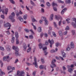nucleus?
<instances>
[{"instance_id":"cd10ccee","label":"nucleus","mask_w":76,"mask_h":76,"mask_svg":"<svg viewBox=\"0 0 76 76\" xmlns=\"http://www.w3.org/2000/svg\"><path fill=\"white\" fill-rule=\"evenodd\" d=\"M23 74H24V72L21 71L20 72V74H19V76H22V75Z\"/></svg>"},{"instance_id":"052dcab7","label":"nucleus","mask_w":76,"mask_h":76,"mask_svg":"<svg viewBox=\"0 0 76 76\" xmlns=\"http://www.w3.org/2000/svg\"><path fill=\"white\" fill-rule=\"evenodd\" d=\"M45 45H48V41H46L45 42Z\"/></svg>"},{"instance_id":"58836bf2","label":"nucleus","mask_w":76,"mask_h":76,"mask_svg":"<svg viewBox=\"0 0 76 76\" xmlns=\"http://www.w3.org/2000/svg\"><path fill=\"white\" fill-rule=\"evenodd\" d=\"M25 31L26 32H29V30L27 28H25L24 29Z\"/></svg>"},{"instance_id":"680f3d73","label":"nucleus","mask_w":76,"mask_h":76,"mask_svg":"<svg viewBox=\"0 0 76 76\" xmlns=\"http://www.w3.org/2000/svg\"><path fill=\"white\" fill-rule=\"evenodd\" d=\"M31 4H32V5H34L35 4L34 2H33V1H31Z\"/></svg>"},{"instance_id":"c85d7f7f","label":"nucleus","mask_w":76,"mask_h":76,"mask_svg":"<svg viewBox=\"0 0 76 76\" xmlns=\"http://www.w3.org/2000/svg\"><path fill=\"white\" fill-rule=\"evenodd\" d=\"M68 71L69 72H70L71 73H72V72H73V69L72 68L69 69H68Z\"/></svg>"},{"instance_id":"c03bdc74","label":"nucleus","mask_w":76,"mask_h":76,"mask_svg":"<svg viewBox=\"0 0 76 76\" xmlns=\"http://www.w3.org/2000/svg\"><path fill=\"white\" fill-rule=\"evenodd\" d=\"M58 1L59 3H62V4L64 3V2L62 1L61 0H58Z\"/></svg>"},{"instance_id":"69168bd1","label":"nucleus","mask_w":76,"mask_h":76,"mask_svg":"<svg viewBox=\"0 0 76 76\" xmlns=\"http://www.w3.org/2000/svg\"><path fill=\"white\" fill-rule=\"evenodd\" d=\"M43 35H44V34L43 33H41V34H40L41 38H42V37H43Z\"/></svg>"},{"instance_id":"e2e57ef3","label":"nucleus","mask_w":76,"mask_h":76,"mask_svg":"<svg viewBox=\"0 0 76 76\" xmlns=\"http://www.w3.org/2000/svg\"><path fill=\"white\" fill-rule=\"evenodd\" d=\"M72 32L73 35H75V30H72Z\"/></svg>"},{"instance_id":"a19ab883","label":"nucleus","mask_w":76,"mask_h":76,"mask_svg":"<svg viewBox=\"0 0 76 76\" xmlns=\"http://www.w3.org/2000/svg\"><path fill=\"white\" fill-rule=\"evenodd\" d=\"M29 37L30 39H33V38H34V37H33V36L32 35H30Z\"/></svg>"},{"instance_id":"9b49d317","label":"nucleus","mask_w":76,"mask_h":76,"mask_svg":"<svg viewBox=\"0 0 76 76\" xmlns=\"http://www.w3.org/2000/svg\"><path fill=\"white\" fill-rule=\"evenodd\" d=\"M47 47H46L45 48H43L42 49L43 50H44V53L45 54V56H47V54H48V53L47 52V51L46 50H47Z\"/></svg>"},{"instance_id":"c9c22d12","label":"nucleus","mask_w":76,"mask_h":76,"mask_svg":"<svg viewBox=\"0 0 76 76\" xmlns=\"http://www.w3.org/2000/svg\"><path fill=\"white\" fill-rule=\"evenodd\" d=\"M27 15H24L23 16L24 19H25H25H27Z\"/></svg>"},{"instance_id":"f03ea898","label":"nucleus","mask_w":76,"mask_h":76,"mask_svg":"<svg viewBox=\"0 0 76 76\" xmlns=\"http://www.w3.org/2000/svg\"><path fill=\"white\" fill-rule=\"evenodd\" d=\"M55 17L58 20H60L58 22V25L60 26L61 25V20H62V18L59 15H58V16L57 15L55 16Z\"/></svg>"},{"instance_id":"473e14b6","label":"nucleus","mask_w":76,"mask_h":76,"mask_svg":"<svg viewBox=\"0 0 76 76\" xmlns=\"http://www.w3.org/2000/svg\"><path fill=\"white\" fill-rule=\"evenodd\" d=\"M26 45H25V44H24V45L23 46V48L25 49L24 50H26V49L27 48Z\"/></svg>"},{"instance_id":"8fccbe9b","label":"nucleus","mask_w":76,"mask_h":76,"mask_svg":"<svg viewBox=\"0 0 76 76\" xmlns=\"http://www.w3.org/2000/svg\"><path fill=\"white\" fill-rule=\"evenodd\" d=\"M69 30V27L68 26H67L65 29L66 31H68V30Z\"/></svg>"},{"instance_id":"e433bc0d","label":"nucleus","mask_w":76,"mask_h":76,"mask_svg":"<svg viewBox=\"0 0 76 76\" xmlns=\"http://www.w3.org/2000/svg\"><path fill=\"white\" fill-rule=\"evenodd\" d=\"M11 68H12V66H8L7 68V69L8 70H10L11 69Z\"/></svg>"},{"instance_id":"ea45409f","label":"nucleus","mask_w":76,"mask_h":76,"mask_svg":"<svg viewBox=\"0 0 76 76\" xmlns=\"http://www.w3.org/2000/svg\"><path fill=\"white\" fill-rule=\"evenodd\" d=\"M36 71H34L33 72L32 75L34 76H35V75H36Z\"/></svg>"},{"instance_id":"4468645a","label":"nucleus","mask_w":76,"mask_h":76,"mask_svg":"<svg viewBox=\"0 0 76 76\" xmlns=\"http://www.w3.org/2000/svg\"><path fill=\"white\" fill-rule=\"evenodd\" d=\"M70 47L71 48H75V45H74L73 42H71Z\"/></svg>"},{"instance_id":"9d476101","label":"nucleus","mask_w":76,"mask_h":76,"mask_svg":"<svg viewBox=\"0 0 76 76\" xmlns=\"http://www.w3.org/2000/svg\"><path fill=\"white\" fill-rule=\"evenodd\" d=\"M2 12L3 13V14H6V15H7V12H8V9L6 8L5 9V12L4 11V10H2Z\"/></svg>"},{"instance_id":"aec40b11","label":"nucleus","mask_w":76,"mask_h":76,"mask_svg":"<svg viewBox=\"0 0 76 76\" xmlns=\"http://www.w3.org/2000/svg\"><path fill=\"white\" fill-rule=\"evenodd\" d=\"M54 16V15L53 14H51L50 16V20H53V17Z\"/></svg>"},{"instance_id":"864d4df0","label":"nucleus","mask_w":76,"mask_h":76,"mask_svg":"<svg viewBox=\"0 0 76 76\" xmlns=\"http://www.w3.org/2000/svg\"><path fill=\"white\" fill-rule=\"evenodd\" d=\"M1 18H2V19H4V16L3 15H1Z\"/></svg>"},{"instance_id":"ddd939ff","label":"nucleus","mask_w":76,"mask_h":76,"mask_svg":"<svg viewBox=\"0 0 76 76\" xmlns=\"http://www.w3.org/2000/svg\"><path fill=\"white\" fill-rule=\"evenodd\" d=\"M4 26L5 28H6V27H10V26H11V25L9 23H7L5 24Z\"/></svg>"},{"instance_id":"6e6552de","label":"nucleus","mask_w":76,"mask_h":76,"mask_svg":"<svg viewBox=\"0 0 76 76\" xmlns=\"http://www.w3.org/2000/svg\"><path fill=\"white\" fill-rule=\"evenodd\" d=\"M48 42L50 44V47L51 48H52V45H53V44H54V40L53 39H52L51 40H50V39H49L48 40Z\"/></svg>"},{"instance_id":"f3484780","label":"nucleus","mask_w":76,"mask_h":76,"mask_svg":"<svg viewBox=\"0 0 76 76\" xmlns=\"http://www.w3.org/2000/svg\"><path fill=\"white\" fill-rule=\"evenodd\" d=\"M49 30L48 32V34L49 35H51V30L52 29V28H51V27L50 26L49 27Z\"/></svg>"},{"instance_id":"de8ad7c7","label":"nucleus","mask_w":76,"mask_h":76,"mask_svg":"<svg viewBox=\"0 0 76 76\" xmlns=\"http://www.w3.org/2000/svg\"><path fill=\"white\" fill-rule=\"evenodd\" d=\"M59 43L58 42H57L56 44V45L57 47H58V45H59Z\"/></svg>"},{"instance_id":"2eb2a0df","label":"nucleus","mask_w":76,"mask_h":76,"mask_svg":"<svg viewBox=\"0 0 76 76\" xmlns=\"http://www.w3.org/2000/svg\"><path fill=\"white\" fill-rule=\"evenodd\" d=\"M66 10H67V8H64L63 10H62V11L61 12V14L62 15H63L65 12L66 11Z\"/></svg>"},{"instance_id":"7ed1b4c3","label":"nucleus","mask_w":76,"mask_h":76,"mask_svg":"<svg viewBox=\"0 0 76 76\" xmlns=\"http://www.w3.org/2000/svg\"><path fill=\"white\" fill-rule=\"evenodd\" d=\"M11 15H11H10L9 16V18L10 19H11L12 22H15V20L14 19H13V16H15V14L14 12H13L11 14Z\"/></svg>"},{"instance_id":"a211bd4d","label":"nucleus","mask_w":76,"mask_h":76,"mask_svg":"<svg viewBox=\"0 0 76 76\" xmlns=\"http://www.w3.org/2000/svg\"><path fill=\"white\" fill-rule=\"evenodd\" d=\"M62 57L63 58H65L66 57V53L63 52H61Z\"/></svg>"},{"instance_id":"49530a36","label":"nucleus","mask_w":76,"mask_h":76,"mask_svg":"<svg viewBox=\"0 0 76 76\" xmlns=\"http://www.w3.org/2000/svg\"><path fill=\"white\" fill-rule=\"evenodd\" d=\"M0 63L1 64V67H3V63L2 62V61H0Z\"/></svg>"},{"instance_id":"dca6fc26","label":"nucleus","mask_w":76,"mask_h":76,"mask_svg":"<svg viewBox=\"0 0 76 76\" xmlns=\"http://www.w3.org/2000/svg\"><path fill=\"white\" fill-rule=\"evenodd\" d=\"M46 67V66H44L42 65H41L39 66V68L40 69H43L44 68V69L45 70H46V68L45 67Z\"/></svg>"},{"instance_id":"5fc2aeb1","label":"nucleus","mask_w":76,"mask_h":76,"mask_svg":"<svg viewBox=\"0 0 76 76\" xmlns=\"http://www.w3.org/2000/svg\"><path fill=\"white\" fill-rule=\"evenodd\" d=\"M41 61L42 63L43 64L44 63V59H41Z\"/></svg>"},{"instance_id":"0e129e2a","label":"nucleus","mask_w":76,"mask_h":76,"mask_svg":"<svg viewBox=\"0 0 76 76\" xmlns=\"http://www.w3.org/2000/svg\"><path fill=\"white\" fill-rule=\"evenodd\" d=\"M21 31V28L20 27H19L18 29V32H20Z\"/></svg>"},{"instance_id":"3c124183","label":"nucleus","mask_w":76,"mask_h":76,"mask_svg":"<svg viewBox=\"0 0 76 76\" xmlns=\"http://www.w3.org/2000/svg\"><path fill=\"white\" fill-rule=\"evenodd\" d=\"M70 50V48L69 46L67 47L66 50H67V51H69V50Z\"/></svg>"},{"instance_id":"4c0bfd02","label":"nucleus","mask_w":76,"mask_h":76,"mask_svg":"<svg viewBox=\"0 0 76 76\" xmlns=\"http://www.w3.org/2000/svg\"><path fill=\"white\" fill-rule=\"evenodd\" d=\"M53 24L55 26V28H57V24H56V23L54 22Z\"/></svg>"},{"instance_id":"6ab92c4d","label":"nucleus","mask_w":76,"mask_h":76,"mask_svg":"<svg viewBox=\"0 0 76 76\" xmlns=\"http://www.w3.org/2000/svg\"><path fill=\"white\" fill-rule=\"evenodd\" d=\"M0 72L1 73L0 74V76H2L3 75H5V73L1 71V69H0Z\"/></svg>"},{"instance_id":"4d7b16f0","label":"nucleus","mask_w":76,"mask_h":76,"mask_svg":"<svg viewBox=\"0 0 76 76\" xmlns=\"http://www.w3.org/2000/svg\"><path fill=\"white\" fill-rule=\"evenodd\" d=\"M67 34V31H65L64 32V35H66Z\"/></svg>"},{"instance_id":"72a5a7b5","label":"nucleus","mask_w":76,"mask_h":76,"mask_svg":"<svg viewBox=\"0 0 76 76\" xmlns=\"http://www.w3.org/2000/svg\"><path fill=\"white\" fill-rule=\"evenodd\" d=\"M3 61H7V59H6V57L4 56L3 58Z\"/></svg>"},{"instance_id":"4be33fe9","label":"nucleus","mask_w":76,"mask_h":76,"mask_svg":"<svg viewBox=\"0 0 76 76\" xmlns=\"http://www.w3.org/2000/svg\"><path fill=\"white\" fill-rule=\"evenodd\" d=\"M7 50L8 51H10V46H8L7 47Z\"/></svg>"},{"instance_id":"423d86ee","label":"nucleus","mask_w":76,"mask_h":76,"mask_svg":"<svg viewBox=\"0 0 76 76\" xmlns=\"http://www.w3.org/2000/svg\"><path fill=\"white\" fill-rule=\"evenodd\" d=\"M42 19L43 20H44L45 21V25H46V26H47V25H48V21L47 20V18H46L45 17H41Z\"/></svg>"},{"instance_id":"f704fd0d","label":"nucleus","mask_w":76,"mask_h":76,"mask_svg":"<svg viewBox=\"0 0 76 76\" xmlns=\"http://www.w3.org/2000/svg\"><path fill=\"white\" fill-rule=\"evenodd\" d=\"M31 48H29L27 50V52L29 53L31 51Z\"/></svg>"},{"instance_id":"5701e85b","label":"nucleus","mask_w":76,"mask_h":76,"mask_svg":"<svg viewBox=\"0 0 76 76\" xmlns=\"http://www.w3.org/2000/svg\"><path fill=\"white\" fill-rule=\"evenodd\" d=\"M66 3V4H70V3H71V1H70V0H66L65 1Z\"/></svg>"},{"instance_id":"f8f14e48","label":"nucleus","mask_w":76,"mask_h":76,"mask_svg":"<svg viewBox=\"0 0 76 76\" xmlns=\"http://www.w3.org/2000/svg\"><path fill=\"white\" fill-rule=\"evenodd\" d=\"M15 13L17 16H18L19 15V14H20V15H22V14H23V13L20 10V11L19 13L18 12V11H16Z\"/></svg>"},{"instance_id":"0eeeda50","label":"nucleus","mask_w":76,"mask_h":76,"mask_svg":"<svg viewBox=\"0 0 76 76\" xmlns=\"http://www.w3.org/2000/svg\"><path fill=\"white\" fill-rule=\"evenodd\" d=\"M34 62L33 63V64H34L36 67H38V64L37 63V58L35 57H34Z\"/></svg>"},{"instance_id":"2f4dec72","label":"nucleus","mask_w":76,"mask_h":76,"mask_svg":"<svg viewBox=\"0 0 76 76\" xmlns=\"http://www.w3.org/2000/svg\"><path fill=\"white\" fill-rule=\"evenodd\" d=\"M52 33L53 36H54V37H56V33H55V32H52Z\"/></svg>"},{"instance_id":"79ce46f5","label":"nucleus","mask_w":76,"mask_h":76,"mask_svg":"<svg viewBox=\"0 0 76 76\" xmlns=\"http://www.w3.org/2000/svg\"><path fill=\"white\" fill-rule=\"evenodd\" d=\"M46 5L48 6V7H50V6H51V5H50V4L49 2H48L47 3Z\"/></svg>"},{"instance_id":"bf43d9fd","label":"nucleus","mask_w":76,"mask_h":76,"mask_svg":"<svg viewBox=\"0 0 76 76\" xmlns=\"http://www.w3.org/2000/svg\"><path fill=\"white\" fill-rule=\"evenodd\" d=\"M53 9L54 10V11H57V8H56V7H53Z\"/></svg>"},{"instance_id":"a18cd8bd","label":"nucleus","mask_w":76,"mask_h":76,"mask_svg":"<svg viewBox=\"0 0 76 76\" xmlns=\"http://www.w3.org/2000/svg\"><path fill=\"white\" fill-rule=\"evenodd\" d=\"M12 3V4H15V1H13V0H9Z\"/></svg>"},{"instance_id":"1a4fd4ad","label":"nucleus","mask_w":76,"mask_h":76,"mask_svg":"<svg viewBox=\"0 0 76 76\" xmlns=\"http://www.w3.org/2000/svg\"><path fill=\"white\" fill-rule=\"evenodd\" d=\"M73 21H75V23L74 22H72V24L73 25V26H74L75 28H76V18H73Z\"/></svg>"},{"instance_id":"c756f323","label":"nucleus","mask_w":76,"mask_h":76,"mask_svg":"<svg viewBox=\"0 0 76 76\" xmlns=\"http://www.w3.org/2000/svg\"><path fill=\"white\" fill-rule=\"evenodd\" d=\"M9 56H7L6 57V58L7 60V61L8 62H9L10 61V60L9 59Z\"/></svg>"},{"instance_id":"774afa93","label":"nucleus","mask_w":76,"mask_h":76,"mask_svg":"<svg viewBox=\"0 0 76 76\" xmlns=\"http://www.w3.org/2000/svg\"><path fill=\"white\" fill-rule=\"evenodd\" d=\"M74 72L75 73V74H74L73 75V76H76V71L75 70L74 71Z\"/></svg>"},{"instance_id":"6e6d98bb","label":"nucleus","mask_w":76,"mask_h":76,"mask_svg":"<svg viewBox=\"0 0 76 76\" xmlns=\"http://www.w3.org/2000/svg\"><path fill=\"white\" fill-rule=\"evenodd\" d=\"M20 73V71H17V75L18 76H19V74Z\"/></svg>"},{"instance_id":"39448f33","label":"nucleus","mask_w":76,"mask_h":76,"mask_svg":"<svg viewBox=\"0 0 76 76\" xmlns=\"http://www.w3.org/2000/svg\"><path fill=\"white\" fill-rule=\"evenodd\" d=\"M56 61V60L55 59H53V60L51 62V65H50V67H51V68H54V67H56V64H54Z\"/></svg>"},{"instance_id":"393cba45","label":"nucleus","mask_w":76,"mask_h":76,"mask_svg":"<svg viewBox=\"0 0 76 76\" xmlns=\"http://www.w3.org/2000/svg\"><path fill=\"white\" fill-rule=\"evenodd\" d=\"M39 46L40 49H41V48H42L43 47L42 44L41 43L39 44Z\"/></svg>"},{"instance_id":"603ef678","label":"nucleus","mask_w":76,"mask_h":76,"mask_svg":"<svg viewBox=\"0 0 76 76\" xmlns=\"http://www.w3.org/2000/svg\"><path fill=\"white\" fill-rule=\"evenodd\" d=\"M41 12H42V13H44V9L42 8Z\"/></svg>"},{"instance_id":"b1692460","label":"nucleus","mask_w":76,"mask_h":76,"mask_svg":"<svg viewBox=\"0 0 76 76\" xmlns=\"http://www.w3.org/2000/svg\"><path fill=\"white\" fill-rule=\"evenodd\" d=\"M15 37H12V39H11V42L12 43V44H13V43L15 42Z\"/></svg>"},{"instance_id":"20e7f679","label":"nucleus","mask_w":76,"mask_h":76,"mask_svg":"<svg viewBox=\"0 0 76 76\" xmlns=\"http://www.w3.org/2000/svg\"><path fill=\"white\" fill-rule=\"evenodd\" d=\"M15 38H16V44H19V39L18 38H19V34L18 32H16L15 33Z\"/></svg>"},{"instance_id":"7c9ffc66","label":"nucleus","mask_w":76,"mask_h":76,"mask_svg":"<svg viewBox=\"0 0 76 76\" xmlns=\"http://www.w3.org/2000/svg\"><path fill=\"white\" fill-rule=\"evenodd\" d=\"M52 5L53 6H57V4H56L54 3V2H53Z\"/></svg>"},{"instance_id":"412c9836","label":"nucleus","mask_w":76,"mask_h":76,"mask_svg":"<svg viewBox=\"0 0 76 76\" xmlns=\"http://www.w3.org/2000/svg\"><path fill=\"white\" fill-rule=\"evenodd\" d=\"M59 34L60 37H63V33L61 31H59L58 32Z\"/></svg>"},{"instance_id":"a878e982","label":"nucleus","mask_w":76,"mask_h":76,"mask_svg":"<svg viewBox=\"0 0 76 76\" xmlns=\"http://www.w3.org/2000/svg\"><path fill=\"white\" fill-rule=\"evenodd\" d=\"M18 19L21 22H23V19L20 17H19L18 18Z\"/></svg>"},{"instance_id":"f257e3e1","label":"nucleus","mask_w":76,"mask_h":76,"mask_svg":"<svg viewBox=\"0 0 76 76\" xmlns=\"http://www.w3.org/2000/svg\"><path fill=\"white\" fill-rule=\"evenodd\" d=\"M12 49L13 50H15V56H19V50L18 48V47H15V46H13L12 47Z\"/></svg>"},{"instance_id":"338daca9","label":"nucleus","mask_w":76,"mask_h":76,"mask_svg":"<svg viewBox=\"0 0 76 76\" xmlns=\"http://www.w3.org/2000/svg\"><path fill=\"white\" fill-rule=\"evenodd\" d=\"M19 60H18V59H16L15 61V63H16L17 61H18Z\"/></svg>"},{"instance_id":"37998d69","label":"nucleus","mask_w":76,"mask_h":76,"mask_svg":"<svg viewBox=\"0 0 76 76\" xmlns=\"http://www.w3.org/2000/svg\"><path fill=\"white\" fill-rule=\"evenodd\" d=\"M0 50H2V51H4V48L3 47L0 46Z\"/></svg>"},{"instance_id":"13d9d810","label":"nucleus","mask_w":76,"mask_h":76,"mask_svg":"<svg viewBox=\"0 0 76 76\" xmlns=\"http://www.w3.org/2000/svg\"><path fill=\"white\" fill-rule=\"evenodd\" d=\"M55 52V50H50V52L53 53H54Z\"/></svg>"},{"instance_id":"bb28decb","label":"nucleus","mask_w":76,"mask_h":76,"mask_svg":"<svg viewBox=\"0 0 76 76\" xmlns=\"http://www.w3.org/2000/svg\"><path fill=\"white\" fill-rule=\"evenodd\" d=\"M38 32H41L42 31V30L41 29V27H39L38 29Z\"/></svg>"},{"instance_id":"09e8293b","label":"nucleus","mask_w":76,"mask_h":76,"mask_svg":"<svg viewBox=\"0 0 76 76\" xmlns=\"http://www.w3.org/2000/svg\"><path fill=\"white\" fill-rule=\"evenodd\" d=\"M32 22H37V20H36L35 19L33 18L32 19Z\"/></svg>"}]
</instances>
